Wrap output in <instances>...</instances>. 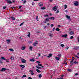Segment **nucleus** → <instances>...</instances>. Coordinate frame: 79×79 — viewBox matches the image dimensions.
Masks as SVG:
<instances>
[{"label": "nucleus", "instance_id": "2f4dec72", "mask_svg": "<svg viewBox=\"0 0 79 79\" xmlns=\"http://www.w3.org/2000/svg\"><path fill=\"white\" fill-rule=\"evenodd\" d=\"M68 71H69V72H71V69H68Z\"/></svg>", "mask_w": 79, "mask_h": 79}, {"label": "nucleus", "instance_id": "dca6fc26", "mask_svg": "<svg viewBox=\"0 0 79 79\" xmlns=\"http://www.w3.org/2000/svg\"><path fill=\"white\" fill-rule=\"evenodd\" d=\"M30 61L34 62L35 61V60H34V58H32V59H31L30 60Z\"/></svg>", "mask_w": 79, "mask_h": 79}, {"label": "nucleus", "instance_id": "680f3d73", "mask_svg": "<svg viewBox=\"0 0 79 79\" xmlns=\"http://www.w3.org/2000/svg\"><path fill=\"white\" fill-rule=\"evenodd\" d=\"M40 56V53H39L38 54V57Z\"/></svg>", "mask_w": 79, "mask_h": 79}, {"label": "nucleus", "instance_id": "39448f33", "mask_svg": "<svg viewBox=\"0 0 79 79\" xmlns=\"http://www.w3.org/2000/svg\"><path fill=\"white\" fill-rule=\"evenodd\" d=\"M29 72L31 73V75H34V72H33V70H30L29 71Z\"/></svg>", "mask_w": 79, "mask_h": 79}, {"label": "nucleus", "instance_id": "bf43d9fd", "mask_svg": "<svg viewBox=\"0 0 79 79\" xmlns=\"http://www.w3.org/2000/svg\"><path fill=\"white\" fill-rule=\"evenodd\" d=\"M33 45H34V46H36V44H35V43H34V44H33Z\"/></svg>", "mask_w": 79, "mask_h": 79}, {"label": "nucleus", "instance_id": "c85d7f7f", "mask_svg": "<svg viewBox=\"0 0 79 79\" xmlns=\"http://www.w3.org/2000/svg\"><path fill=\"white\" fill-rule=\"evenodd\" d=\"M38 77L40 78H41L42 77V75H41V74H39L38 75Z\"/></svg>", "mask_w": 79, "mask_h": 79}, {"label": "nucleus", "instance_id": "ea45409f", "mask_svg": "<svg viewBox=\"0 0 79 79\" xmlns=\"http://www.w3.org/2000/svg\"><path fill=\"white\" fill-rule=\"evenodd\" d=\"M36 62L37 63H38V64H40L39 63H40V62L39 61H36Z\"/></svg>", "mask_w": 79, "mask_h": 79}, {"label": "nucleus", "instance_id": "c756f323", "mask_svg": "<svg viewBox=\"0 0 79 79\" xmlns=\"http://www.w3.org/2000/svg\"><path fill=\"white\" fill-rule=\"evenodd\" d=\"M46 21H49V19H45Z\"/></svg>", "mask_w": 79, "mask_h": 79}, {"label": "nucleus", "instance_id": "ddd939ff", "mask_svg": "<svg viewBox=\"0 0 79 79\" xmlns=\"http://www.w3.org/2000/svg\"><path fill=\"white\" fill-rule=\"evenodd\" d=\"M74 57H73L72 59V60L70 61V63H72L73 62V61H74Z\"/></svg>", "mask_w": 79, "mask_h": 79}, {"label": "nucleus", "instance_id": "7ed1b4c3", "mask_svg": "<svg viewBox=\"0 0 79 79\" xmlns=\"http://www.w3.org/2000/svg\"><path fill=\"white\" fill-rule=\"evenodd\" d=\"M75 6H78L79 5V2L78 1H75L74 3Z\"/></svg>", "mask_w": 79, "mask_h": 79}, {"label": "nucleus", "instance_id": "412c9836", "mask_svg": "<svg viewBox=\"0 0 79 79\" xmlns=\"http://www.w3.org/2000/svg\"><path fill=\"white\" fill-rule=\"evenodd\" d=\"M11 18L12 20H14V21L16 19L14 17H11Z\"/></svg>", "mask_w": 79, "mask_h": 79}, {"label": "nucleus", "instance_id": "4c0bfd02", "mask_svg": "<svg viewBox=\"0 0 79 79\" xmlns=\"http://www.w3.org/2000/svg\"><path fill=\"white\" fill-rule=\"evenodd\" d=\"M64 6H65V8H64V9H66V8H67V5H64Z\"/></svg>", "mask_w": 79, "mask_h": 79}, {"label": "nucleus", "instance_id": "f704fd0d", "mask_svg": "<svg viewBox=\"0 0 79 79\" xmlns=\"http://www.w3.org/2000/svg\"><path fill=\"white\" fill-rule=\"evenodd\" d=\"M42 66V64H38V66Z\"/></svg>", "mask_w": 79, "mask_h": 79}, {"label": "nucleus", "instance_id": "7c9ffc66", "mask_svg": "<svg viewBox=\"0 0 79 79\" xmlns=\"http://www.w3.org/2000/svg\"><path fill=\"white\" fill-rule=\"evenodd\" d=\"M49 37H53V35H52V34L50 33L49 34Z\"/></svg>", "mask_w": 79, "mask_h": 79}, {"label": "nucleus", "instance_id": "69168bd1", "mask_svg": "<svg viewBox=\"0 0 79 79\" xmlns=\"http://www.w3.org/2000/svg\"><path fill=\"white\" fill-rule=\"evenodd\" d=\"M36 21H39V19H38V18H36Z\"/></svg>", "mask_w": 79, "mask_h": 79}, {"label": "nucleus", "instance_id": "a211bd4d", "mask_svg": "<svg viewBox=\"0 0 79 79\" xmlns=\"http://www.w3.org/2000/svg\"><path fill=\"white\" fill-rule=\"evenodd\" d=\"M52 56V54H49V56H47V57H48V58H50V57H51Z\"/></svg>", "mask_w": 79, "mask_h": 79}, {"label": "nucleus", "instance_id": "58836bf2", "mask_svg": "<svg viewBox=\"0 0 79 79\" xmlns=\"http://www.w3.org/2000/svg\"><path fill=\"white\" fill-rule=\"evenodd\" d=\"M66 60H64V64H65V63H66Z\"/></svg>", "mask_w": 79, "mask_h": 79}, {"label": "nucleus", "instance_id": "603ef678", "mask_svg": "<svg viewBox=\"0 0 79 79\" xmlns=\"http://www.w3.org/2000/svg\"><path fill=\"white\" fill-rule=\"evenodd\" d=\"M8 60H9V59H7L6 60V62H7V63H9V61H8Z\"/></svg>", "mask_w": 79, "mask_h": 79}, {"label": "nucleus", "instance_id": "f3484780", "mask_svg": "<svg viewBox=\"0 0 79 79\" xmlns=\"http://www.w3.org/2000/svg\"><path fill=\"white\" fill-rule=\"evenodd\" d=\"M56 31H60V29L58 28H56Z\"/></svg>", "mask_w": 79, "mask_h": 79}, {"label": "nucleus", "instance_id": "09e8293b", "mask_svg": "<svg viewBox=\"0 0 79 79\" xmlns=\"http://www.w3.org/2000/svg\"><path fill=\"white\" fill-rule=\"evenodd\" d=\"M61 46L62 47H64V44H61Z\"/></svg>", "mask_w": 79, "mask_h": 79}, {"label": "nucleus", "instance_id": "4d7b16f0", "mask_svg": "<svg viewBox=\"0 0 79 79\" xmlns=\"http://www.w3.org/2000/svg\"><path fill=\"white\" fill-rule=\"evenodd\" d=\"M32 5L33 6L35 4V3H34V2H32Z\"/></svg>", "mask_w": 79, "mask_h": 79}, {"label": "nucleus", "instance_id": "f03ea898", "mask_svg": "<svg viewBox=\"0 0 79 79\" xmlns=\"http://www.w3.org/2000/svg\"><path fill=\"white\" fill-rule=\"evenodd\" d=\"M73 49H74V50H79V47L75 46H74Z\"/></svg>", "mask_w": 79, "mask_h": 79}, {"label": "nucleus", "instance_id": "49530a36", "mask_svg": "<svg viewBox=\"0 0 79 79\" xmlns=\"http://www.w3.org/2000/svg\"><path fill=\"white\" fill-rule=\"evenodd\" d=\"M23 24H24V23L23 22L20 24V26H22Z\"/></svg>", "mask_w": 79, "mask_h": 79}, {"label": "nucleus", "instance_id": "0e129e2a", "mask_svg": "<svg viewBox=\"0 0 79 79\" xmlns=\"http://www.w3.org/2000/svg\"><path fill=\"white\" fill-rule=\"evenodd\" d=\"M28 79H32V78H31V77H28Z\"/></svg>", "mask_w": 79, "mask_h": 79}, {"label": "nucleus", "instance_id": "338daca9", "mask_svg": "<svg viewBox=\"0 0 79 79\" xmlns=\"http://www.w3.org/2000/svg\"><path fill=\"white\" fill-rule=\"evenodd\" d=\"M61 27V25H58V27Z\"/></svg>", "mask_w": 79, "mask_h": 79}, {"label": "nucleus", "instance_id": "cd10ccee", "mask_svg": "<svg viewBox=\"0 0 79 79\" xmlns=\"http://www.w3.org/2000/svg\"><path fill=\"white\" fill-rule=\"evenodd\" d=\"M9 50H10V51H11L12 52H13L14 51L13 49L12 48H9Z\"/></svg>", "mask_w": 79, "mask_h": 79}, {"label": "nucleus", "instance_id": "393cba45", "mask_svg": "<svg viewBox=\"0 0 79 79\" xmlns=\"http://www.w3.org/2000/svg\"><path fill=\"white\" fill-rule=\"evenodd\" d=\"M2 60H6V59L4 57H2L1 58Z\"/></svg>", "mask_w": 79, "mask_h": 79}, {"label": "nucleus", "instance_id": "b1692460", "mask_svg": "<svg viewBox=\"0 0 79 79\" xmlns=\"http://www.w3.org/2000/svg\"><path fill=\"white\" fill-rule=\"evenodd\" d=\"M28 34L27 35V36L28 37H30L31 33H30V32H29L28 33Z\"/></svg>", "mask_w": 79, "mask_h": 79}, {"label": "nucleus", "instance_id": "6e6552de", "mask_svg": "<svg viewBox=\"0 0 79 79\" xmlns=\"http://www.w3.org/2000/svg\"><path fill=\"white\" fill-rule=\"evenodd\" d=\"M61 36L63 37H64V38H66L67 37V36H68V35L65 34L64 35H62Z\"/></svg>", "mask_w": 79, "mask_h": 79}, {"label": "nucleus", "instance_id": "c03bdc74", "mask_svg": "<svg viewBox=\"0 0 79 79\" xmlns=\"http://www.w3.org/2000/svg\"><path fill=\"white\" fill-rule=\"evenodd\" d=\"M73 62H72V63H71V64H70L69 65H70V66H72V65H73Z\"/></svg>", "mask_w": 79, "mask_h": 79}, {"label": "nucleus", "instance_id": "8fccbe9b", "mask_svg": "<svg viewBox=\"0 0 79 79\" xmlns=\"http://www.w3.org/2000/svg\"><path fill=\"white\" fill-rule=\"evenodd\" d=\"M22 7V6H20L19 7V9H21Z\"/></svg>", "mask_w": 79, "mask_h": 79}, {"label": "nucleus", "instance_id": "5701e85b", "mask_svg": "<svg viewBox=\"0 0 79 79\" xmlns=\"http://www.w3.org/2000/svg\"><path fill=\"white\" fill-rule=\"evenodd\" d=\"M29 48L30 50H31V51H32V47L30 46Z\"/></svg>", "mask_w": 79, "mask_h": 79}, {"label": "nucleus", "instance_id": "423d86ee", "mask_svg": "<svg viewBox=\"0 0 79 79\" xmlns=\"http://www.w3.org/2000/svg\"><path fill=\"white\" fill-rule=\"evenodd\" d=\"M52 9L54 11H56L57 10V8L56 6H55L52 8Z\"/></svg>", "mask_w": 79, "mask_h": 79}, {"label": "nucleus", "instance_id": "4be33fe9", "mask_svg": "<svg viewBox=\"0 0 79 79\" xmlns=\"http://www.w3.org/2000/svg\"><path fill=\"white\" fill-rule=\"evenodd\" d=\"M36 70L38 73H41V71H40V70H39L38 69H36Z\"/></svg>", "mask_w": 79, "mask_h": 79}, {"label": "nucleus", "instance_id": "72a5a7b5", "mask_svg": "<svg viewBox=\"0 0 79 79\" xmlns=\"http://www.w3.org/2000/svg\"><path fill=\"white\" fill-rule=\"evenodd\" d=\"M59 9L57 10L56 12V13H59Z\"/></svg>", "mask_w": 79, "mask_h": 79}, {"label": "nucleus", "instance_id": "de8ad7c7", "mask_svg": "<svg viewBox=\"0 0 79 79\" xmlns=\"http://www.w3.org/2000/svg\"><path fill=\"white\" fill-rule=\"evenodd\" d=\"M53 24H51V27H53Z\"/></svg>", "mask_w": 79, "mask_h": 79}, {"label": "nucleus", "instance_id": "bb28decb", "mask_svg": "<svg viewBox=\"0 0 79 79\" xmlns=\"http://www.w3.org/2000/svg\"><path fill=\"white\" fill-rule=\"evenodd\" d=\"M74 63L75 64H78V63H79V62H78L76 61H75L74 62Z\"/></svg>", "mask_w": 79, "mask_h": 79}, {"label": "nucleus", "instance_id": "c9c22d12", "mask_svg": "<svg viewBox=\"0 0 79 79\" xmlns=\"http://www.w3.org/2000/svg\"><path fill=\"white\" fill-rule=\"evenodd\" d=\"M74 38V36H71L70 37V39H73Z\"/></svg>", "mask_w": 79, "mask_h": 79}, {"label": "nucleus", "instance_id": "e433bc0d", "mask_svg": "<svg viewBox=\"0 0 79 79\" xmlns=\"http://www.w3.org/2000/svg\"><path fill=\"white\" fill-rule=\"evenodd\" d=\"M26 77V75H23V76L22 77V78H23V77Z\"/></svg>", "mask_w": 79, "mask_h": 79}, {"label": "nucleus", "instance_id": "052dcab7", "mask_svg": "<svg viewBox=\"0 0 79 79\" xmlns=\"http://www.w3.org/2000/svg\"><path fill=\"white\" fill-rule=\"evenodd\" d=\"M55 28L54 27L53 29V31H55Z\"/></svg>", "mask_w": 79, "mask_h": 79}, {"label": "nucleus", "instance_id": "5fc2aeb1", "mask_svg": "<svg viewBox=\"0 0 79 79\" xmlns=\"http://www.w3.org/2000/svg\"><path fill=\"white\" fill-rule=\"evenodd\" d=\"M38 43V41H36V42H35L34 43H35V44H36L37 45V44Z\"/></svg>", "mask_w": 79, "mask_h": 79}, {"label": "nucleus", "instance_id": "2eb2a0df", "mask_svg": "<svg viewBox=\"0 0 79 79\" xmlns=\"http://www.w3.org/2000/svg\"><path fill=\"white\" fill-rule=\"evenodd\" d=\"M43 5V3H42V2H40L39 3V6H42Z\"/></svg>", "mask_w": 79, "mask_h": 79}, {"label": "nucleus", "instance_id": "a19ab883", "mask_svg": "<svg viewBox=\"0 0 79 79\" xmlns=\"http://www.w3.org/2000/svg\"><path fill=\"white\" fill-rule=\"evenodd\" d=\"M3 9H6V6H4L3 7Z\"/></svg>", "mask_w": 79, "mask_h": 79}, {"label": "nucleus", "instance_id": "e2e57ef3", "mask_svg": "<svg viewBox=\"0 0 79 79\" xmlns=\"http://www.w3.org/2000/svg\"><path fill=\"white\" fill-rule=\"evenodd\" d=\"M49 2H52L53 1V0H49Z\"/></svg>", "mask_w": 79, "mask_h": 79}, {"label": "nucleus", "instance_id": "3c124183", "mask_svg": "<svg viewBox=\"0 0 79 79\" xmlns=\"http://www.w3.org/2000/svg\"><path fill=\"white\" fill-rule=\"evenodd\" d=\"M45 17H48V15H44Z\"/></svg>", "mask_w": 79, "mask_h": 79}, {"label": "nucleus", "instance_id": "37998d69", "mask_svg": "<svg viewBox=\"0 0 79 79\" xmlns=\"http://www.w3.org/2000/svg\"><path fill=\"white\" fill-rule=\"evenodd\" d=\"M58 56H59V57H60H60H61V54H58Z\"/></svg>", "mask_w": 79, "mask_h": 79}, {"label": "nucleus", "instance_id": "473e14b6", "mask_svg": "<svg viewBox=\"0 0 79 79\" xmlns=\"http://www.w3.org/2000/svg\"><path fill=\"white\" fill-rule=\"evenodd\" d=\"M41 10H45V8L44 7H41Z\"/></svg>", "mask_w": 79, "mask_h": 79}, {"label": "nucleus", "instance_id": "0eeeda50", "mask_svg": "<svg viewBox=\"0 0 79 79\" xmlns=\"http://www.w3.org/2000/svg\"><path fill=\"white\" fill-rule=\"evenodd\" d=\"M66 17L69 20V21H71V19H70V16H69L66 15Z\"/></svg>", "mask_w": 79, "mask_h": 79}, {"label": "nucleus", "instance_id": "6ab92c4d", "mask_svg": "<svg viewBox=\"0 0 79 79\" xmlns=\"http://www.w3.org/2000/svg\"><path fill=\"white\" fill-rule=\"evenodd\" d=\"M55 58L56 60H60V58L59 57H56Z\"/></svg>", "mask_w": 79, "mask_h": 79}, {"label": "nucleus", "instance_id": "f8f14e48", "mask_svg": "<svg viewBox=\"0 0 79 79\" xmlns=\"http://www.w3.org/2000/svg\"><path fill=\"white\" fill-rule=\"evenodd\" d=\"M19 66L21 68H24V67H25V66H24V65H20Z\"/></svg>", "mask_w": 79, "mask_h": 79}, {"label": "nucleus", "instance_id": "20e7f679", "mask_svg": "<svg viewBox=\"0 0 79 79\" xmlns=\"http://www.w3.org/2000/svg\"><path fill=\"white\" fill-rule=\"evenodd\" d=\"M21 60L23 63H26V60L24 59H21Z\"/></svg>", "mask_w": 79, "mask_h": 79}, {"label": "nucleus", "instance_id": "aec40b11", "mask_svg": "<svg viewBox=\"0 0 79 79\" xmlns=\"http://www.w3.org/2000/svg\"><path fill=\"white\" fill-rule=\"evenodd\" d=\"M7 3H9L10 4H11V3H12V2H11V1L9 0L8 1Z\"/></svg>", "mask_w": 79, "mask_h": 79}, {"label": "nucleus", "instance_id": "a878e982", "mask_svg": "<svg viewBox=\"0 0 79 79\" xmlns=\"http://www.w3.org/2000/svg\"><path fill=\"white\" fill-rule=\"evenodd\" d=\"M36 68H37L38 69H41V67H39L38 66L36 65Z\"/></svg>", "mask_w": 79, "mask_h": 79}, {"label": "nucleus", "instance_id": "4468645a", "mask_svg": "<svg viewBox=\"0 0 79 79\" xmlns=\"http://www.w3.org/2000/svg\"><path fill=\"white\" fill-rule=\"evenodd\" d=\"M49 19H51V20H54L55 18L54 17H49Z\"/></svg>", "mask_w": 79, "mask_h": 79}, {"label": "nucleus", "instance_id": "a18cd8bd", "mask_svg": "<svg viewBox=\"0 0 79 79\" xmlns=\"http://www.w3.org/2000/svg\"><path fill=\"white\" fill-rule=\"evenodd\" d=\"M69 47H68V46L66 47V49L67 50H68V49H69Z\"/></svg>", "mask_w": 79, "mask_h": 79}, {"label": "nucleus", "instance_id": "f257e3e1", "mask_svg": "<svg viewBox=\"0 0 79 79\" xmlns=\"http://www.w3.org/2000/svg\"><path fill=\"white\" fill-rule=\"evenodd\" d=\"M8 69H6L5 68H2V69L0 70V71L1 72H5L6 71V70H7Z\"/></svg>", "mask_w": 79, "mask_h": 79}, {"label": "nucleus", "instance_id": "774afa93", "mask_svg": "<svg viewBox=\"0 0 79 79\" xmlns=\"http://www.w3.org/2000/svg\"><path fill=\"white\" fill-rule=\"evenodd\" d=\"M77 55H78V56H79V53H77Z\"/></svg>", "mask_w": 79, "mask_h": 79}, {"label": "nucleus", "instance_id": "13d9d810", "mask_svg": "<svg viewBox=\"0 0 79 79\" xmlns=\"http://www.w3.org/2000/svg\"><path fill=\"white\" fill-rule=\"evenodd\" d=\"M0 63L2 64V63H3V62H2V60H0Z\"/></svg>", "mask_w": 79, "mask_h": 79}, {"label": "nucleus", "instance_id": "9b49d317", "mask_svg": "<svg viewBox=\"0 0 79 79\" xmlns=\"http://www.w3.org/2000/svg\"><path fill=\"white\" fill-rule=\"evenodd\" d=\"M10 41H11V40L10 39H8L6 40V41L8 42H7L8 44H10Z\"/></svg>", "mask_w": 79, "mask_h": 79}, {"label": "nucleus", "instance_id": "9d476101", "mask_svg": "<svg viewBox=\"0 0 79 79\" xmlns=\"http://www.w3.org/2000/svg\"><path fill=\"white\" fill-rule=\"evenodd\" d=\"M26 47V46H22L21 48V49L22 50H25Z\"/></svg>", "mask_w": 79, "mask_h": 79}, {"label": "nucleus", "instance_id": "79ce46f5", "mask_svg": "<svg viewBox=\"0 0 79 79\" xmlns=\"http://www.w3.org/2000/svg\"><path fill=\"white\" fill-rule=\"evenodd\" d=\"M26 1L25 0L24 1V2H23V4H25V3H26Z\"/></svg>", "mask_w": 79, "mask_h": 79}, {"label": "nucleus", "instance_id": "1a4fd4ad", "mask_svg": "<svg viewBox=\"0 0 79 79\" xmlns=\"http://www.w3.org/2000/svg\"><path fill=\"white\" fill-rule=\"evenodd\" d=\"M69 34L70 35H73V34H74V32L73 31H72L69 32Z\"/></svg>", "mask_w": 79, "mask_h": 79}, {"label": "nucleus", "instance_id": "6e6d98bb", "mask_svg": "<svg viewBox=\"0 0 79 79\" xmlns=\"http://www.w3.org/2000/svg\"><path fill=\"white\" fill-rule=\"evenodd\" d=\"M74 56H75V57H77V58L78 57V56H77V55H74Z\"/></svg>", "mask_w": 79, "mask_h": 79}, {"label": "nucleus", "instance_id": "864d4df0", "mask_svg": "<svg viewBox=\"0 0 79 79\" xmlns=\"http://www.w3.org/2000/svg\"><path fill=\"white\" fill-rule=\"evenodd\" d=\"M75 76H77V75H79V74H78V73H76L75 74Z\"/></svg>", "mask_w": 79, "mask_h": 79}]
</instances>
